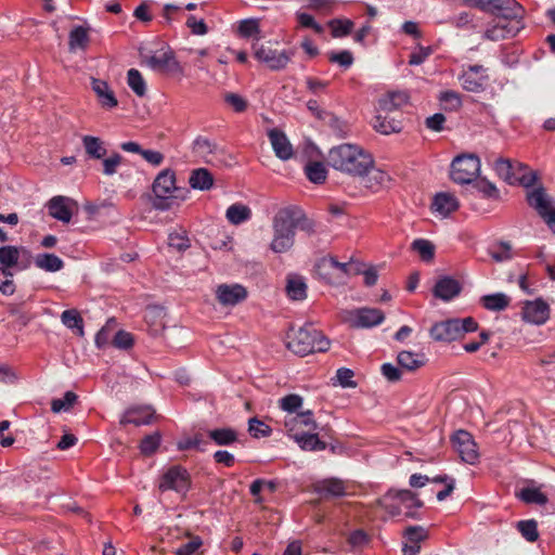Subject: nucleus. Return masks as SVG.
I'll return each instance as SVG.
<instances>
[{
  "mask_svg": "<svg viewBox=\"0 0 555 555\" xmlns=\"http://www.w3.org/2000/svg\"><path fill=\"white\" fill-rule=\"evenodd\" d=\"M76 203L65 196H54L48 202L49 215L62 222H69L73 216V207Z\"/></svg>",
  "mask_w": 555,
  "mask_h": 555,
  "instance_id": "nucleus-17",
  "label": "nucleus"
},
{
  "mask_svg": "<svg viewBox=\"0 0 555 555\" xmlns=\"http://www.w3.org/2000/svg\"><path fill=\"white\" fill-rule=\"evenodd\" d=\"M308 180L314 184H322L327 178V170L321 162H310L305 167Z\"/></svg>",
  "mask_w": 555,
  "mask_h": 555,
  "instance_id": "nucleus-41",
  "label": "nucleus"
},
{
  "mask_svg": "<svg viewBox=\"0 0 555 555\" xmlns=\"http://www.w3.org/2000/svg\"><path fill=\"white\" fill-rule=\"evenodd\" d=\"M155 411L149 405L129 406L120 417L119 424L126 426L132 424L134 426L149 425L152 423Z\"/></svg>",
  "mask_w": 555,
  "mask_h": 555,
  "instance_id": "nucleus-16",
  "label": "nucleus"
},
{
  "mask_svg": "<svg viewBox=\"0 0 555 555\" xmlns=\"http://www.w3.org/2000/svg\"><path fill=\"white\" fill-rule=\"evenodd\" d=\"M353 321L357 327H372L380 324L385 320V314L377 308H360L356 310Z\"/></svg>",
  "mask_w": 555,
  "mask_h": 555,
  "instance_id": "nucleus-26",
  "label": "nucleus"
},
{
  "mask_svg": "<svg viewBox=\"0 0 555 555\" xmlns=\"http://www.w3.org/2000/svg\"><path fill=\"white\" fill-rule=\"evenodd\" d=\"M254 56L259 62L264 63L271 70H282L286 68L295 52L293 50L278 51L263 44H253Z\"/></svg>",
  "mask_w": 555,
  "mask_h": 555,
  "instance_id": "nucleus-10",
  "label": "nucleus"
},
{
  "mask_svg": "<svg viewBox=\"0 0 555 555\" xmlns=\"http://www.w3.org/2000/svg\"><path fill=\"white\" fill-rule=\"evenodd\" d=\"M147 65L154 69L165 73H178L181 72V66L176 60L172 50L168 49L160 54H154L147 57Z\"/></svg>",
  "mask_w": 555,
  "mask_h": 555,
  "instance_id": "nucleus-18",
  "label": "nucleus"
},
{
  "mask_svg": "<svg viewBox=\"0 0 555 555\" xmlns=\"http://www.w3.org/2000/svg\"><path fill=\"white\" fill-rule=\"evenodd\" d=\"M225 216L230 223L241 224L250 218L251 210L246 205L233 204L227 209Z\"/></svg>",
  "mask_w": 555,
  "mask_h": 555,
  "instance_id": "nucleus-42",
  "label": "nucleus"
},
{
  "mask_svg": "<svg viewBox=\"0 0 555 555\" xmlns=\"http://www.w3.org/2000/svg\"><path fill=\"white\" fill-rule=\"evenodd\" d=\"M331 63H336L344 68H349L353 64V55L349 50L332 51L327 54Z\"/></svg>",
  "mask_w": 555,
  "mask_h": 555,
  "instance_id": "nucleus-60",
  "label": "nucleus"
},
{
  "mask_svg": "<svg viewBox=\"0 0 555 555\" xmlns=\"http://www.w3.org/2000/svg\"><path fill=\"white\" fill-rule=\"evenodd\" d=\"M203 545V540L194 535L189 542L181 544L175 552L176 555H193Z\"/></svg>",
  "mask_w": 555,
  "mask_h": 555,
  "instance_id": "nucleus-64",
  "label": "nucleus"
},
{
  "mask_svg": "<svg viewBox=\"0 0 555 555\" xmlns=\"http://www.w3.org/2000/svg\"><path fill=\"white\" fill-rule=\"evenodd\" d=\"M489 80L487 69L482 65H468L460 76L464 90L469 92H482Z\"/></svg>",
  "mask_w": 555,
  "mask_h": 555,
  "instance_id": "nucleus-12",
  "label": "nucleus"
},
{
  "mask_svg": "<svg viewBox=\"0 0 555 555\" xmlns=\"http://www.w3.org/2000/svg\"><path fill=\"white\" fill-rule=\"evenodd\" d=\"M517 163H513L508 158H499L494 163V170L508 184H515Z\"/></svg>",
  "mask_w": 555,
  "mask_h": 555,
  "instance_id": "nucleus-35",
  "label": "nucleus"
},
{
  "mask_svg": "<svg viewBox=\"0 0 555 555\" xmlns=\"http://www.w3.org/2000/svg\"><path fill=\"white\" fill-rule=\"evenodd\" d=\"M168 244L170 247L177 249L178 251H184L191 246L190 238L188 237L185 231L181 233H170L168 236Z\"/></svg>",
  "mask_w": 555,
  "mask_h": 555,
  "instance_id": "nucleus-62",
  "label": "nucleus"
},
{
  "mask_svg": "<svg viewBox=\"0 0 555 555\" xmlns=\"http://www.w3.org/2000/svg\"><path fill=\"white\" fill-rule=\"evenodd\" d=\"M116 324L114 318L108 319L105 325L96 333L94 341L99 349L105 348L109 343L112 344V332Z\"/></svg>",
  "mask_w": 555,
  "mask_h": 555,
  "instance_id": "nucleus-50",
  "label": "nucleus"
},
{
  "mask_svg": "<svg viewBox=\"0 0 555 555\" xmlns=\"http://www.w3.org/2000/svg\"><path fill=\"white\" fill-rule=\"evenodd\" d=\"M528 205L535 210L548 229L555 234V201L540 185L527 191Z\"/></svg>",
  "mask_w": 555,
  "mask_h": 555,
  "instance_id": "nucleus-6",
  "label": "nucleus"
},
{
  "mask_svg": "<svg viewBox=\"0 0 555 555\" xmlns=\"http://www.w3.org/2000/svg\"><path fill=\"white\" fill-rule=\"evenodd\" d=\"M347 542L353 550H361L371 542V538L363 529H357L349 533Z\"/></svg>",
  "mask_w": 555,
  "mask_h": 555,
  "instance_id": "nucleus-56",
  "label": "nucleus"
},
{
  "mask_svg": "<svg viewBox=\"0 0 555 555\" xmlns=\"http://www.w3.org/2000/svg\"><path fill=\"white\" fill-rule=\"evenodd\" d=\"M134 344V337L131 333L119 330L112 338V346L117 349L128 350Z\"/></svg>",
  "mask_w": 555,
  "mask_h": 555,
  "instance_id": "nucleus-57",
  "label": "nucleus"
},
{
  "mask_svg": "<svg viewBox=\"0 0 555 555\" xmlns=\"http://www.w3.org/2000/svg\"><path fill=\"white\" fill-rule=\"evenodd\" d=\"M517 495L527 504L545 505L548 501L547 496L538 488H522Z\"/></svg>",
  "mask_w": 555,
  "mask_h": 555,
  "instance_id": "nucleus-48",
  "label": "nucleus"
},
{
  "mask_svg": "<svg viewBox=\"0 0 555 555\" xmlns=\"http://www.w3.org/2000/svg\"><path fill=\"white\" fill-rule=\"evenodd\" d=\"M517 528L521 535L529 542H535L539 538L538 522L534 519L520 520Z\"/></svg>",
  "mask_w": 555,
  "mask_h": 555,
  "instance_id": "nucleus-52",
  "label": "nucleus"
},
{
  "mask_svg": "<svg viewBox=\"0 0 555 555\" xmlns=\"http://www.w3.org/2000/svg\"><path fill=\"white\" fill-rule=\"evenodd\" d=\"M193 149L196 153L207 158L208 163H212V157L217 150V145L211 143L208 139L198 137L193 143Z\"/></svg>",
  "mask_w": 555,
  "mask_h": 555,
  "instance_id": "nucleus-51",
  "label": "nucleus"
},
{
  "mask_svg": "<svg viewBox=\"0 0 555 555\" xmlns=\"http://www.w3.org/2000/svg\"><path fill=\"white\" fill-rule=\"evenodd\" d=\"M189 183L195 190H209L214 184V177L206 168H198L192 171Z\"/></svg>",
  "mask_w": 555,
  "mask_h": 555,
  "instance_id": "nucleus-33",
  "label": "nucleus"
},
{
  "mask_svg": "<svg viewBox=\"0 0 555 555\" xmlns=\"http://www.w3.org/2000/svg\"><path fill=\"white\" fill-rule=\"evenodd\" d=\"M431 207L443 217L456 211L460 207L457 198L446 192L435 195Z\"/></svg>",
  "mask_w": 555,
  "mask_h": 555,
  "instance_id": "nucleus-27",
  "label": "nucleus"
},
{
  "mask_svg": "<svg viewBox=\"0 0 555 555\" xmlns=\"http://www.w3.org/2000/svg\"><path fill=\"white\" fill-rule=\"evenodd\" d=\"M461 291L462 285L457 280L451 276H442L436 282L433 293L435 297L443 301H450L460 295Z\"/></svg>",
  "mask_w": 555,
  "mask_h": 555,
  "instance_id": "nucleus-22",
  "label": "nucleus"
},
{
  "mask_svg": "<svg viewBox=\"0 0 555 555\" xmlns=\"http://www.w3.org/2000/svg\"><path fill=\"white\" fill-rule=\"evenodd\" d=\"M160 441L162 435L159 431L145 436L139 446L141 453L145 456L153 455L159 448Z\"/></svg>",
  "mask_w": 555,
  "mask_h": 555,
  "instance_id": "nucleus-49",
  "label": "nucleus"
},
{
  "mask_svg": "<svg viewBox=\"0 0 555 555\" xmlns=\"http://www.w3.org/2000/svg\"><path fill=\"white\" fill-rule=\"evenodd\" d=\"M286 294L293 300H302L307 297V284L300 275H289L286 283Z\"/></svg>",
  "mask_w": 555,
  "mask_h": 555,
  "instance_id": "nucleus-30",
  "label": "nucleus"
},
{
  "mask_svg": "<svg viewBox=\"0 0 555 555\" xmlns=\"http://www.w3.org/2000/svg\"><path fill=\"white\" fill-rule=\"evenodd\" d=\"M293 438L306 451H322L327 447L326 442L321 440L318 434H295Z\"/></svg>",
  "mask_w": 555,
  "mask_h": 555,
  "instance_id": "nucleus-31",
  "label": "nucleus"
},
{
  "mask_svg": "<svg viewBox=\"0 0 555 555\" xmlns=\"http://www.w3.org/2000/svg\"><path fill=\"white\" fill-rule=\"evenodd\" d=\"M410 96L404 91L387 92L378 100L377 113L397 114L402 117L400 109L409 104Z\"/></svg>",
  "mask_w": 555,
  "mask_h": 555,
  "instance_id": "nucleus-15",
  "label": "nucleus"
},
{
  "mask_svg": "<svg viewBox=\"0 0 555 555\" xmlns=\"http://www.w3.org/2000/svg\"><path fill=\"white\" fill-rule=\"evenodd\" d=\"M21 253L27 255V261L23 263L22 269L28 268L30 264V255L28 250L23 247H17L13 245H5L0 247V264L2 270H10L11 268L18 264Z\"/></svg>",
  "mask_w": 555,
  "mask_h": 555,
  "instance_id": "nucleus-23",
  "label": "nucleus"
},
{
  "mask_svg": "<svg viewBox=\"0 0 555 555\" xmlns=\"http://www.w3.org/2000/svg\"><path fill=\"white\" fill-rule=\"evenodd\" d=\"M152 191L155 195L152 205L157 210H168L171 207V198H183L178 194L176 173L171 169H164L156 176Z\"/></svg>",
  "mask_w": 555,
  "mask_h": 555,
  "instance_id": "nucleus-4",
  "label": "nucleus"
},
{
  "mask_svg": "<svg viewBox=\"0 0 555 555\" xmlns=\"http://www.w3.org/2000/svg\"><path fill=\"white\" fill-rule=\"evenodd\" d=\"M372 125L382 134L399 133L403 129V116L377 113Z\"/></svg>",
  "mask_w": 555,
  "mask_h": 555,
  "instance_id": "nucleus-20",
  "label": "nucleus"
},
{
  "mask_svg": "<svg viewBox=\"0 0 555 555\" xmlns=\"http://www.w3.org/2000/svg\"><path fill=\"white\" fill-rule=\"evenodd\" d=\"M489 255L496 262L509 260L512 258L511 245L506 242H500L489 249Z\"/></svg>",
  "mask_w": 555,
  "mask_h": 555,
  "instance_id": "nucleus-61",
  "label": "nucleus"
},
{
  "mask_svg": "<svg viewBox=\"0 0 555 555\" xmlns=\"http://www.w3.org/2000/svg\"><path fill=\"white\" fill-rule=\"evenodd\" d=\"M61 320L66 327L70 330H77V334L79 336H83V319L76 309H68L63 311L61 314Z\"/></svg>",
  "mask_w": 555,
  "mask_h": 555,
  "instance_id": "nucleus-43",
  "label": "nucleus"
},
{
  "mask_svg": "<svg viewBox=\"0 0 555 555\" xmlns=\"http://www.w3.org/2000/svg\"><path fill=\"white\" fill-rule=\"evenodd\" d=\"M91 88L102 107L111 109L118 105L113 90L105 80L91 78Z\"/></svg>",
  "mask_w": 555,
  "mask_h": 555,
  "instance_id": "nucleus-24",
  "label": "nucleus"
},
{
  "mask_svg": "<svg viewBox=\"0 0 555 555\" xmlns=\"http://www.w3.org/2000/svg\"><path fill=\"white\" fill-rule=\"evenodd\" d=\"M289 210L282 208L273 219L274 237L271 242V249L274 253H285L294 245L295 228Z\"/></svg>",
  "mask_w": 555,
  "mask_h": 555,
  "instance_id": "nucleus-5",
  "label": "nucleus"
},
{
  "mask_svg": "<svg viewBox=\"0 0 555 555\" xmlns=\"http://www.w3.org/2000/svg\"><path fill=\"white\" fill-rule=\"evenodd\" d=\"M334 266H336V258L323 257L315 263V273L324 282L335 284L339 282V276L337 275Z\"/></svg>",
  "mask_w": 555,
  "mask_h": 555,
  "instance_id": "nucleus-28",
  "label": "nucleus"
},
{
  "mask_svg": "<svg viewBox=\"0 0 555 555\" xmlns=\"http://www.w3.org/2000/svg\"><path fill=\"white\" fill-rule=\"evenodd\" d=\"M78 396L73 391H66L61 399H53L51 402V410L53 413L61 411H68L77 401Z\"/></svg>",
  "mask_w": 555,
  "mask_h": 555,
  "instance_id": "nucleus-53",
  "label": "nucleus"
},
{
  "mask_svg": "<svg viewBox=\"0 0 555 555\" xmlns=\"http://www.w3.org/2000/svg\"><path fill=\"white\" fill-rule=\"evenodd\" d=\"M451 443L463 462L470 465L478 462L479 452L477 443L468 431L460 429L454 433L451 436Z\"/></svg>",
  "mask_w": 555,
  "mask_h": 555,
  "instance_id": "nucleus-11",
  "label": "nucleus"
},
{
  "mask_svg": "<svg viewBox=\"0 0 555 555\" xmlns=\"http://www.w3.org/2000/svg\"><path fill=\"white\" fill-rule=\"evenodd\" d=\"M411 248L416 251L425 262H429L435 258V245L428 240L416 238L412 242Z\"/></svg>",
  "mask_w": 555,
  "mask_h": 555,
  "instance_id": "nucleus-46",
  "label": "nucleus"
},
{
  "mask_svg": "<svg viewBox=\"0 0 555 555\" xmlns=\"http://www.w3.org/2000/svg\"><path fill=\"white\" fill-rule=\"evenodd\" d=\"M248 296L246 287L241 284H221L217 286L216 298L221 306H236Z\"/></svg>",
  "mask_w": 555,
  "mask_h": 555,
  "instance_id": "nucleus-13",
  "label": "nucleus"
},
{
  "mask_svg": "<svg viewBox=\"0 0 555 555\" xmlns=\"http://www.w3.org/2000/svg\"><path fill=\"white\" fill-rule=\"evenodd\" d=\"M207 436L217 446H231L238 441L237 431L230 427L215 428L208 430Z\"/></svg>",
  "mask_w": 555,
  "mask_h": 555,
  "instance_id": "nucleus-29",
  "label": "nucleus"
},
{
  "mask_svg": "<svg viewBox=\"0 0 555 555\" xmlns=\"http://www.w3.org/2000/svg\"><path fill=\"white\" fill-rule=\"evenodd\" d=\"M286 210L292 211L291 216L295 230L299 229L301 231L307 232L308 234L314 233L315 224L313 220L309 219L300 208L296 206H289L286 207Z\"/></svg>",
  "mask_w": 555,
  "mask_h": 555,
  "instance_id": "nucleus-36",
  "label": "nucleus"
},
{
  "mask_svg": "<svg viewBox=\"0 0 555 555\" xmlns=\"http://www.w3.org/2000/svg\"><path fill=\"white\" fill-rule=\"evenodd\" d=\"M287 348L300 357L314 352H325L330 349V339L312 324L305 326L287 335Z\"/></svg>",
  "mask_w": 555,
  "mask_h": 555,
  "instance_id": "nucleus-2",
  "label": "nucleus"
},
{
  "mask_svg": "<svg viewBox=\"0 0 555 555\" xmlns=\"http://www.w3.org/2000/svg\"><path fill=\"white\" fill-rule=\"evenodd\" d=\"M326 162L335 170L361 178H365L374 165L371 154L360 146L349 143L332 147Z\"/></svg>",
  "mask_w": 555,
  "mask_h": 555,
  "instance_id": "nucleus-1",
  "label": "nucleus"
},
{
  "mask_svg": "<svg viewBox=\"0 0 555 555\" xmlns=\"http://www.w3.org/2000/svg\"><path fill=\"white\" fill-rule=\"evenodd\" d=\"M431 337L437 341H453L461 338L457 319L436 323L430 328Z\"/></svg>",
  "mask_w": 555,
  "mask_h": 555,
  "instance_id": "nucleus-19",
  "label": "nucleus"
},
{
  "mask_svg": "<svg viewBox=\"0 0 555 555\" xmlns=\"http://www.w3.org/2000/svg\"><path fill=\"white\" fill-rule=\"evenodd\" d=\"M462 3L496 17H515L520 11V4L515 0H462Z\"/></svg>",
  "mask_w": 555,
  "mask_h": 555,
  "instance_id": "nucleus-9",
  "label": "nucleus"
},
{
  "mask_svg": "<svg viewBox=\"0 0 555 555\" xmlns=\"http://www.w3.org/2000/svg\"><path fill=\"white\" fill-rule=\"evenodd\" d=\"M127 83L129 88L140 98L146 94V82L141 73L135 68H130L127 73Z\"/></svg>",
  "mask_w": 555,
  "mask_h": 555,
  "instance_id": "nucleus-45",
  "label": "nucleus"
},
{
  "mask_svg": "<svg viewBox=\"0 0 555 555\" xmlns=\"http://www.w3.org/2000/svg\"><path fill=\"white\" fill-rule=\"evenodd\" d=\"M522 18V8L520 7L519 13L515 17H499L498 24L504 30V35L506 38L515 37L520 29H522L524 24L521 22Z\"/></svg>",
  "mask_w": 555,
  "mask_h": 555,
  "instance_id": "nucleus-39",
  "label": "nucleus"
},
{
  "mask_svg": "<svg viewBox=\"0 0 555 555\" xmlns=\"http://www.w3.org/2000/svg\"><path fill=\"white\" fill-rule=\"evenodd\" d=\"M480 170V160L474 154L456 156L451 164V179L459 184H469Z\"/></svg>",
  "mask_w": 555,
  "mask_h": 555,
  "instance_id": "nucleus-8",
  "label": "nucleus"
},
{
  "mask_svg": "<svg viewBox=\"0 0 555 555\" xmlns=\"http://www.w3.org/2000/svg\"><path fill=\"white\" fill-rule=\"evenodd\" d=\"M550 306L542 298H538L525 302L521 317L526 322L542 325L550 319Z\"/></svg>",
  "mask_w": 555,
  "mask_h": 555,
  "instance_id": "nucleus-14",
  "label": "nucleus"
},
{
  "mask_svg": "<svg viewBox=\"0 0 555 555\" xmlns=\"http://www.w3.org/2000/svg\"><path fill=\"white\" fill-rule=\"evenodd\" d=\"M192 488L189 470L182 465H172L158 479L160 492L175 491L183 498Z\"/></svg>",
  "mask_w": 555,
  "mask_h": 555,
  "instance_id": "nucleus-7",
  "label": "nucleus"
},
{
  "mask_svg": "<svg viewBox=\"0 0 555 555\" xmlns=\"http://www.w3.org/2000/svg\"><path fill=\"white\" fill-rule=\"evenodd\" d=\"M82 144L89 158L102 159L106 155L104 142L98 137L83 135Z\"/></svg>",
  "mask_w": 555,
  "mask_h": 555,
  "instance_id": "nucleus-32",
  "label": "nucleus"
},
{
  "mask_svg": "<svg viewBox=\"0 0 555 555\" xmlns=\"http://www.w3.org/2000/svg\"><path fill=\"white\" fill-rule=\"evenodd\" d=\"M383 508L392 517L404 515L406 518L418 519V508L424 506L418 495L409 490H395L390 489L380 500Z\"/></svg>",
  "mask_w": 555,
  "mask_h": 555,
  "instance_id": "nucleus-3",
  "label": "nucleus"
},
{
  "mask_svg": "<svg viewBox=\"0 0 555 555\" xmlns=\"http://www.w3.org/2000/svg\"><path fill=\"white\" fill-rule=\"evenodd\" d=\"M237 33L243 38H249L258 36L260 34V27L258 20L247 18L240 22Z\"/></svg>",
  "mask_w": 555,
  "mask_h": 555,
  "instance_id": "nucleus-58",
  "label": "nucleus"
},
{
  "mask_svg": "<svg viewBox=\"0 0 555 555\" xmlns=\"http://www.w3.org/2000/svg\"><path fill=\"white\" fill-rule=\"evenodd\" d=\"M397 361L401 369H405L411 372L416 371L425 364L423 354H417L406 350L398 353Z\"/></svg>",
  "mask_w": 555,
  "mask_h": 555,
  "instance_id": "nucleus-38",
  "label": "nucleus"
},
{
  "mask_svg": "<svg viewBox=\"0 0 555 555\" xmlns=\"http://www.w3.org/2000/svg\"><path fill=\"white\" fill-rule=\"evenodd\" d=\"M354 23L348 18H334L328 22L334 38H343L351 34Z\"/></svg>",
  "mask_w": 555,
  "mask_h": 555,
  "instance_id": "nucleus-47",
  "label": "nucleus"
},
{
  "mask_svg": "<svg viewBox=\"0 0 555 555\" xmlns=\"http://www.w3.org/2000/svg\"><path fill=\"white\" fill-rule=\"evenodd\" d=\"M268 137L276 157L282 160H287L293 157V146L282 130L278 128L270 129Z\"/></svg>",
  "mask_w": 555,
  "mask_h": 555,
  "instance_id": "nucleus-21",
  "label": "nucleus"
},
{
  "mask_svg": "<svg viewBox=\"0 0 555 555\" xmlns=\"http://www.w3.org/2000/svg\"><path fill=\"white\" fill-rule=\"evenodd\" d=\"M35 264L47 272H56L64 267V262L59 256L49 253L38 254L35 258Z\"/></svg>",
  "mask_w": 555,
  "mask_h": 555,
  "instance_id": "nucleus-34",
  "label": "nucleus"
},
{
  "mask_svg": "<svg viewBox=\"0 0 555 555\" xmlns=\"http://www.w3.org/2000/svg\"><path fill=\"white\" fill-rule=\"evenodd\" d=\"M538 180V173L530 169L522 163H517L515 184L518 183L526 189H529L535 184Z\"/></svg>",
  "mask_w": 555,
  "mask_h": 555,
  "instance_id": "nucleus-40",
  "label": "nucleus"
},
{
  "mask_svg": "<svg viewBox=\"0 0 555 555\" xmlns=\"http://www.w3.org/2000/svg\"><path fill=\"white\" fill-rule=\"evenodd\" d=\"M473 188L476 189L477 192L481 193L486 198H500L499 190L492 182L488 181L487 179L476 180L473 184Z\"/></svg>",
  "mask_w": 555,
  "mask_h": 555,
  "instance_id": "nucleus-55",
  "label": "nucleus"
},
{
  "mask_svg": "<svg viewBox=\"0 0 555 555\" xmlns=\"http://www.w3.org/2000/svg\"><path fill=\"white\" fill-rule=\"evenodd\" d=\"M89 43V35L85 27L76 26L74 27L68 36V46L70 51H75L76 49H86Z\"/></svg>",
  "mask_w": 555,
  "mask_h": 555,
  "instance_id": "nucleus-44",
  "label": "nucleus"
},
{
  "mask_svg": "<svg viewBox=\"0 0 555 555\" xmlns=\"http://www.w3.org/2000/svg\"><path fill=\"white\" fill-rule=\"evenodd\" d=\"M439 101L446 111H457L462 106L460 94L451 90L441 92Z\"/></svg>",
  "mask_w": 555,
  "mask_h": 555,
  "instance_id": "nucleus-54",
  "label": "nucleus"
},
{
  "mask_svg": "<svg viewBox=\"0 0 555 555\" xmlns=\"http://www.w3.org/2000/svg\"><path fill=\"white\" fill-rule=\"evenodd\" d=\"M248 431L254 438L269 437L272 429L269 425L264 424L257 417H251L248 421Z\"/></svg>",
  "mask_w": 555,
  "mask_h": 555,
  "instance_id": "nucleus-59",
  "label": "nucleus"
},
{
  "mask_svg": "<svg viewBox=\"0 0 555 555\" xmlns=\"http://www.w3.org/2000/svg\"><path fill=\"white\" fill-rule=\"evenodd\" d=\"M427 537V530L421 526H410L404 530V538L409 543L420 544Z\"/></svg>",
  "mask_w": 555,
  "mask_h": 555,
  "instance_id": "nucleus-63",
  "label": "nucleus"
},
{
  "mask_svg": "<svg viewBox=\"0 0 555 555\" xmlns=\"http://www.w3.org/2000/svg\"><path fill=\"white\" fill-rule=\"evenodd\" d=\"M511 302V298L503 293L485 295L481 297L483 308L490 311H503Z\"/></svg>",
  "mask_w": 555,
  "mask_h": 555,
  "instance_id": "nucleus-37",
  "label": "nucleus"
},
{
  "mask_svg": "<svg viewBox=\"0 0 555 555\" xmlns=\"http://www.w3.org/2000/svg\"><path fill=\"white\" fill-rule=\"evenodd\" d=\"M313 489L323 499L340 498L346 494L344 482L337 478L320 480L314 483Z\"/></svg>",
  "mask_w": 555,
  "mask_h": 555,
  "instance_id": "nucleus-25",
  "label": "nucleus"
}]
</instances>
